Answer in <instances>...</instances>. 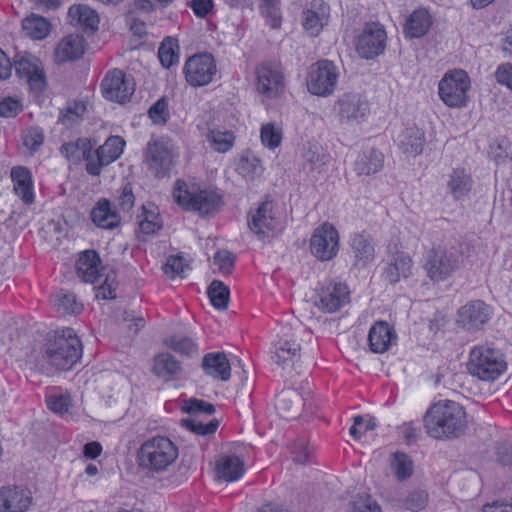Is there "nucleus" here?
<instances>
[{"label": "nucleus", "instance_id": "1", "mask_svg": "<svg viewBox=\"0 0 512 512\" xmlns=\"http://www.w3.org/2000/svg\"><path fill=\"white\" fill-rule=\"evenodd\" d=\"M466 413L454 401L446 400L433 404L425 413L423 422L426 433L437 440L460 437L466 427Z\"/></svg>", "mask_w": 512, "mask_h": 512}, {"label": "nucleus", "instance_id": "2", "mask_svg": "<svg viewBox=\"0 0 512 512\" xmlns=\"http://www.w3.org/2000/svg\"><path fill=\"white\" fill-rule=\"evenodd\" d=\"M42 360L59 371L74 367L82 356V343L72 328L47 333L41 348Z\"/></svg>", "mask_w": 512, "mask_h": 512}, {"label": "nucleus", "instance_id": "3", "mask_svg": "<svg viewBox=\"0 0 512 512\" xmlns=\"http://www.w3.org/2000/svg\"><path fill=\"white\" fill-rule=\"evenodd\" d=\"M173 197L184 209L198 212L202 217L213 215L224 204L222 195L217 190H189L182 180L176 181Z\"/></svg>", "mask_w": 512, "mask_h": 512}, {"label": "nucleus", "instance_id": "4", "mask_svg": "<svg viewBox=\"0 0 512 512\" xmlns=\"http://www.w3.org/2000/svg\"><path fill=\"white\" fill-rule=\"evenodd\" d=\"M178 456V448L165 436L146 440L137 452L140 467L159 472L170 466Z\"/></svg>", "mask_w": 512, "mask_h": 512}, {"label": "nucleus", "instance_id": "5", "mask_svg": "<svg viewBox=\"0 0 512 512\" xmlns=\"http://www.w3.org/2000/svg\"><path fill=\"white\" fill-rule=\"evenodd\" d=\"M507 368L503 354L488 346L474 347L469 354L467 369L472 376L483 381H494Z\"/></svg>", "mask_w": 512, "mask_h": 512}, {"label": "nucleus", "instance_id": "6", "mask_svg": "<svg viewBox=\"0 0 512 512\" xmlns=\"http://www.w3.org/2000/svg\"><path fill=\"white\" fill-rule=\"evenodd\" d=\"M461 262L458 251L438 246L427 251L424 269L431 281L441 282L450 278L460 268Z\"/></svg>", "mask_w": 512, "mask_h": 512}, {"label": "nucleus", "instance_id": "7", "mask_svg": "<svg viewBox=\"0 0 512 512\" xmlns=\"http://www.w3.org/2000/svg\"><path fill=\"white\" fill-rule=\"evenodd\" d=\"M470 89V78L462 69L445 73L438 84L440 99L451 108H461L467 104V92Z\"/></svg>", "mask_w": 512, "mask_h": 512}, {"label": "nucleus", "instance_id": "8", "mask_svg": "<svg viewBox=\"0 0 512 512\" xmlns=\"http://www.w3.org/2000/svg\"><path fill=\"white\" fill-rule=\"evenodd\" d=\"M338 78V67L332 61L319 60L311 67L307 79L308 91L317 96H329L335 91Z\"/></svg>", "mask_w": 512, "mask_h": 512}, {"label": "nucleus", "instance_id": "9", "mask_svg": "<svg viewBox=\"0 0 512 512\" xmlns=\"http://www.w3.org/2000/svg\"><path fill=\"white\" fill-rule=\"evenodd\" d=\"M174 158L172 144L169 141L156 139L147 143L145 162L155 177L169 176L174 166Z\"/></svg>", "mask_w": 512, "mask_h": 512}, {"label": "nucleus", "instance_id": "10", "mask_svg": "<svg viewBox=\"0 0 512 512\" xmlns=\"http://www.w3.org/2000/svg\"><path fill=\"white\" fill-rule=\"evenodd\" d=\"M310 251L320 261L333 259L339 251V234L330 223L317 227L310 239Z\"/></svg>", "mask_w": 512, "mask_h": 512}, {"label": "nucleus", "instance_id": "11", "mask_svg": "<svg viewBox=\"0 0 512 512\" xmlns=\"http://www.w3.org/2000/svg\"><path fill=\"white\" fill-rule=\"evenodd\" d=\"M387 34L380 23H367L356 40V51L361 58L374 59L386 48Z\"/></svg>", "mask_w": 512, "mask_h": 512}, {"label": "nucleus", "instance_id": "12", "mask_svg": "<svg viewBox=\"0 0 512 512\" xmlns=\"http://www.w3.org/2000/svg\"><path fill=\"white\" fill-rule=\"evenodd\" d=\"M183 72L191 86H205L212 81L216 73L215 60L209 53L195 54L187 59Z\"/></svg>", "mask_w": 512, "mask_h": 512}, {"label": "nucleus", "instance_id": "13", "mask_svg": "<svg viewBox=\"0 0 512 512\" xmlns=\"http://www.w3.org/2000/svg\"><path fill=\"white\" fill-rule=\"evenodd\" d=\"M102 95L106 100L120 104L130 100L135 91L133 79L128 78L121 70L109 71L101 82Z\"/></svg>", "mask_w": 512, "mask_h": 512}, {"label": "nucleus", "instance_id": "14", "mask_svg": "<svg viewBox=\"0 0 512 512\" xmlns=\"http://www.w3.org/2000/svg\"><path fill=\"white\" fill-rule=\"evenodd\" d=\"M125 146V140L120 136H110L103 145L99 146L92 159L86 163V172L92 176H99L101 169L116 161Z\"/></svg>", "mask_w": 512, "mask_h": 512}, {"label": "nucleus", "instance_id": "15", "mask_svg": "<svg viewBox=\"0 0 512 512\" xmlns=\"http://www.w3.org/2000/svg\"><path fill=\"white\" fill-rule=\"evenodd\" d=\"M341 123L353 124L363 121L369 114V103L358 93H345L335 104Z\"/></svg>", "mask_w": 512, "mask_h": 512}, {"label": "nucleus", "instance_id": "16", "mask_svg": "<svg viewBox=\"0 0 512 512\" xmlns=\"http://www.w3.org/2000/svg\"><path fill=\"white\" fill-rule=\"evenodd\" d=\"M349 290L347 285L328 284L316 289L314 305L323 313H334L348 302Z\"/></svg>", "mask_w": 512, "mask_h": 512}, {"label": "nucleus", "instance_id": "17", "mask_svg": "<svg viewBox=\"0 0 512 512\" xmlns=\"http://www.w3.org/2000/svg\"><path fill=\"white\" fill-rule=\"evenodd\" d=\"M492 308L482 300H474L458 311V323L468 331L480 330L491 318Z\"/></svg>", "mask_w": 512, "mask_h": 512}, {"label": "nucleus", "instance_id": "18", "mask_svg": "<svg viewBox=\"0 0 512 512\" xmlns=\"http://www.w3.org/2000/svg\"><path fill=\"white\" fill-rule=\"evenodd\" d=\"M18 77L26 79L31 90L39 93L46 88L44 72L31 60L30 54H17L14 57L12 67Z\"/></svg>", "mask_w": 512, "mask_h": 512}, {"label": "nucleus", "instance_id": "19", "mask_svg": "<svg viewBox=\"0 0 512 512\" xmlns=\"http://www.w3.org/2000/svg\"><path fill=\"white\" fill-rule=\"evenodd\" d=\"M257 91L268 98L276 97L284 88L283 73L273 64L264 63L256 69Z\"/></svg>", "mask_w": 512, "mask_h": 512}, {"label": "nucleus", "instance_id": "20", "mask_svg": "<svg viewBox=\"0 0 512 512\" xmlns=\"http://www.w3.org/2000/svg\"><path fill=\"white\" fill-rule=\"evenodd\" d=\"M396 340L397 335L394 327L383 320L376 321L368 333V343L373 353L381 354L386 352Z\"/></svg>", "mask_w": 512, "mask_h": 512}, {"label": "nucleus", "instance_id": "21", "mask_svg": "<svg viewBox=\"0 0 512 512\" xmlns=\"http://www.w3.org/2000/svg\"><path fill=\"white\" fill-rule=\"evenodd\" d=\"M412 260L403 251H390L387 266L383 270V278L390 284H396L402 278L406 279L411 274Z\"/></svg>", "mask_w": 512, "mask_h": 512}, {"label": "nucleus", "instance_id": "22", "mask_svg": "<svg viewBox=\"0 0 512 512\" xmlns=\"http://www.w3.org/2000/svg\"><path fill=\"white\" fill-rule=\"evenodd\" d=\"M303 405L302 395L294 388L283 389L275 398V409L283 419H296Z\"/></svg>", "mask_w": 512, "mask_h": 512}, {"label": "nucleus", "instance_id": "23", "mask_svg": "<svg viewBox=\"0 0 512 512\" xmlns=\"http://www.w3.org/2000/svg\"><path fill=\"white\" fill-rule=\"evenodd\" d=\"M272 200L266 196L259 207L253 212L248 214V226L259 238L263 239L266 236L265 230L274 229V217L272 215Z\"/></svg>", "mask_w": 512, "mask_h": 512}, {"label": "nucleus", "instance_id": "24", "mask_svg": "<svg viewBox=\"0 0 512 512\" xmlns=\"http://www.w3.org/2000/svg\"><path fill=\"white\" fill-rule=\"evenodd\" d=\"M32 497L29 491L18 487H3L0 490V511L24 512L31 504Z\"/></svg>", "mask_w": 512, "mask_h": 512}, {"label": "nucleus", "instance_id": "25", "mask_svg": "<svg viewBox=\"0 0 512 512\" xmlns=\"http://www.w3.org/2000/svg\"><path fill=\"white\" fill-rule=\"evenodd\" d=\"M329 14V6L323 0H312L310 7L303 11L302 24L312 36L322 30Z\"/></svg>", "mask_w": 512, "mask_h": 512}, {"label": "nucleus", "instance_id": "26", "mask_svg": "<svg viewBox=\"0 0 512 512\" xmlns=\"http://www.w3.org/2000/svg\"><path fill=\"white\" fill-rule=\"evenodd\" d=\"M101 259L95 250L83 251L76 263L78 277L87 283H95L100 278Z\"/></svg>", "mask_w": 512, "mask_h": 512}, {"label": "nucleus", "instance_id": "27", "mask_svg": "<svg viewBox=\"0 0 512 512\" xmlns=\"http://www.w3.org/2000/svg\"><path fill=\"white\" fill-rule=\"evenodd\" d=\"M92 222L99 228L112 230L119 226L121 217L112 209L111 203L106 198L98 200L90 213Z\"/></svg>", "mask_w": 512, "mask_h": 512}, {"label": "nucleus", "instance_id": "28", "mask_svg": "<svg viewBox=\"0 0 512 512\" xmlns=\"http://www.w3.org/2000/svg\"><path fill=\"white\" fill-rule=\"evenodd\" d=\"M383 166V153L375 148H368L358 155L354 163V171L358 176H369L381 171Z\"/></svg>", "mask_w": 512, "mask_h": 512}, {"label": "nucleus", "instance_id": "29", "mask_svg": "<svg viewBox=\"0 0 512 512\" xmlns=\"http://www.w3.org/2000/svg\"><path fill=\"white\" fill-rule=\"evenodd\" d=\"M85 52V40L79 34L64 37L56 48V58L59 62L74 61Z\"/></svg>", "mask_w": 512, "mask_h": 512}, {"label": "nucleus", "instance_id": "30", "mask_svg": "<svg viewBox=\"0 0 512 512\" xmlns=\"http://www.w3.org/2000/svg\"><path fill=\"white\" fill-rule=\"evenodd\" d=\"M425 133L416 125L406 127L399 135V147L403 153L417 156L423 152Z\"/></svg>", "mask_w": 512, "mask_h": 512}, {"label": "nucleus", "instance_id": "31", "mask_svg": "<svg viewBox=\"0 0 512 512\" xmlns=\"http://www.w3.org/2000/svg\"><path fill=\"white\" fill-rule=\"evenodd\" d=\"M300 344L288 339H280L275 344V352L272 360L283 369L293 367L300 359Z\"/></svg>", "mask_w": 512, "mask_h": 512}, {"label": "nucleus", "instance_id": "32", "mask_svg": "<svg viewBox=\"0 0 512 512\" xmlns=\"http://www.w3.org/2000/svg\"><path fill=\"white\" fill-rule=\"evenodd\" d=\"M202 368L206 374L222 381L229 380L231 376V367L223 352L206 354L202 360Z\"/></svg>", "mask_w": 512, "mask_h": 512}, {"label": "nucleus", "instance_id": "33", "mask_svg": "<svg viewBox=\"0 0 512 512\" xmlns=\"http://www.w3.org/2000/svg\"><path fill=\"white\" fill-rule=\"evenodd\" d=\"M11 179L14 184L15 193L23 200L25 204H31L34 201L32 175L28 168L16 166L11 170Z\"/></svg>", "mask_w": 512, "mask_h": 512}, {"label": "nucleus", "instance_id": "34", "mask_svg": "<svg viewBox=\"0 0 512 512\" xmlns=\"http://www.w3.org/2000/svg\"><path fill=\"white\" fill-rule=\"evenodd\" d=\"M350 246L354 254V265L365 266L374 259V246L369 235L358 233L351 236Z\"/></svg>", "mask_w": 512, "mask_h": 512}, {"label": "nucleus", "instance_id": "35", "mask_svg": "<svg viewBox=\"0 0 512 512\" xmlns=\"http://www.w3.org/2000/svg\"><path fill=\"white\" fill-rule=\"evenodd\" d=\"M432 24V18L426 9H417L407 18L404 33L408 38L424 36Z\"/></svg>", "mask_w": 512, "mask_h": 512}, {"label": "nucleus", "instance_id": "36", "mask_svg": "<svg viewBox=\"0 0 512 512\" xmlns=\"http://www.w3.org/2000/svg\"><path fill=\"white\" fill-rule=\"evenodd\" d=\"M69 17L83 27L86 32L94 33L98 30L99 16L94 9L86 4H77L69 8Z\"/></svg>", "mask_w": 512, "mask_h": 512}, {"label": "nucleus", "instance_id": "37", "mask_svg": "<svg viewBox=\"0 0 512 512\" xmlns=\"http://www.w3.org/2000/svg\"><path fill=\"white\" fill-rule=\"evenodd\" d=\"M182 371L181 363L170 353H161L154 358L153 372L164 381L173 380Z\"/></svg>", "mask_w": 512, "mask_h": 512}, {"label": "nucleus", "instance_id": "38", "mask_svg": "<svg viewBox=\"0 0 512 512\" xmlns=\"http://www.w3.org/2000/svg\"><path fill=\"white\" fill-rule=\"evenodd\" d=\"M216 472L220 479L234 482L243 475L244 463L237 456H224L216 462Z\"/></svg>", "mask_w": 512, "mask_h": 512}, {"label": "nucleus", "instance_id": "39", "mask_svg": "<svg viewBox=\"0 0 512 512\" xmlns=\"http://www.w3.org/2000/svg\"><path fill=\"white\" fill-rule=\"evenodd\" d=\"M472 186L471 176L461 169L453 170L447 182L449 192L455 200L465 198L471 191Z\"/></svg>", "mask_w": 512, "mask_h": 512}, {"label": "nucleus", "instance_id": "40", "mask_svg": "<svg viewBox=\"0 0 512 512\" xmlns=\"http://www.w3.org/2000/svg\"><path fill=\"white\" fill-rule=\"evenodd\" d=\"M50 23L42 16L32 14L22 21V29L32 39L41 40L49 33Z\"/></svg>", "mask_w": 512, "mask_h": 512}, {"label": "nucleus", "instance_id": "41", "mask_svg": "<svg viewBox=\"0 0 512 512\" xmlns=\"http://www.w3.org/2000/svg\"><path fill=\"white\" fill-rule=\"evenodd\" d=\"M54 306L63 314L76 315L83 310V305L77 301L76 295L63 289L55 295Z\"/></svg>", "mask_w": 512, "mask_h": 512}, {"label": "nucleus", "instance_id": "42", "mask_svg": "<svg viewBox=\"0 0 512 512\" xmlns=\"http://www.w3.org/2000/svg\"><path fill=\"white\" fill-rule=\"evenodd\" d=\"M211 304L218 310H224L228 307L230 299V290L220 280H213L207 290Z\"/></svg>", "mask_w": 512, "mask_h": 512}, {"label": "nucleus", "instance_id": "43", "mask_svg": "<svg viewBox=\"0 0 512 512\" xmlns=\"http://www.w3.org/2000/svg\"><path fill=\"white\" fill-rule=\"evenodd\" d=\"M207 140L211 143L213 149L220 153L229 151L233 145L235 137L231 131H220L210 129L207 134Z\"/></svg>", "mask_w": 512, "mask_h": 512}, {"label": "nucleus", "instance_id": "44", "mask_svg": "<svg viewBox=\"0 0 512 512\" xmlns=\"http://www.w3.org/2000/svg\"><path fill=\"white\" fill-rule=\"evenodd\" d=\"M164 343L181 355L193 356L198 354V346L190 337L173 335L165 339Z\"/></svg>", "mask_w": 512, "mask_h": 512}, {"label": "nucleus", "instance_id": "45", "mask_svg": "<svg viewBox=\"0 0 512 512\" xmlns=\"http://www.w3.org/2000/svg\"><path fill=\"white\" fill-rule=\"evenodd\" d=\"M391 469L393 470L396 478L399 481H403L412 476L413 462L407 454L397 452L393 454Z\"/></svg>", "mask_w": 512, "mask_h": 512}, {"label": "nucleus", "instance_id": "46", "mask_svg": "<svg viewBox=\"0 0 512 512\" xmlns=\"http://www.w3.org/2000/svg\"><path fill=\"white\" fill-rule=\"evenodd\" d=\"M236 170L240 175L249 179H254L262 173L260 160L254 155L242 156Z\"/></svg>", "mask_w": 512, "mask_h": 512}, {"label": "nucleus", "instance_id": "47", "mask_svg": "<svg viewBox=\"0 0 512 512\" xmlns=\"http://www.w3.org/2000/svg\"><path fill=\"white\" fill-rule=\"evenodd\" d=\"M181 425L197 435L207 436L216 432L219 421L212 419L208 423H203L195 418H186L181 420Z\"/></svg>", "mask_w": 512, "mask_h": 512}, {"label": "nucleus", "instance_id": "48", "mask_svg": "<svg viewBox=\"0 0 512 512\" xmlns=\"http://www.w3.org/2000/svg\"><path fill=\"white\" fill-rule=\"evenodd\" d=\"M162 269L167 276L174 278L176 276L184 277L185 270L190 269V267L182 253H179L168 256Z\"/></svg>", "mask_w": 512, "mask_h": 512}, {"label": "nucleus", "instance_id": "49", "mask_svg": "<svg viewBox=\"0 0 512 512\" xmlns=\"http://www.w3.org/2000/svg\"><path fill=\"white\" fill-rule=\"evenodd\" d=\"M86 111V106L81 101L68 103L67 107L60 111L59 122L64 125H72L79 121Z\"/></svg>", "mask_w": 512, "mask_h": 512}, {"label": "nucleus", "instance_id": "50", "mask_svg": "<svg viewBox=\"0 0 512 512\" xmlns=\"http://www.w3.org/2000/svg\"><path fill=\"white\" fill-rule=\"evenodd\" d=\"M260 137L264 146L275 149L281 144L282 131L280 128H276L274 124L267 123L262 126Z\"/></svg>", "mask_w": 512, "mask_h": 512}, {"label": "nucleus", "instance_id": "51", "mask_svg": "<svg viewBox=\"0 0 512 512\" xmlns=\"http://www.w3.org/2000/svg\"><path fill=\"white\" fill-rule=\"evenodd\" d=\"M22 140L23 145L34 153L44 142V131L40 127H30L22 133Z\"/></svg>", "mask_w": 512, "mask_h": 512}, {"label": "nucleus", "instance_id": "52", "mask_svg": "<svg viewBox=\"0 0 512 512\" xmlns=\"http://www.w3.org/2000/svg\"><path fill=\"white\" fill-rule=\"evenodd\" d=\"M183 411L191 415H212L215 413L216 408L212 403L206 402L202 399L190 398L185 401Z\"/></svg>", "mask_w": 512, "mask_h": 512}, {"label": "nucleus", "instance_id": "53", "mask_svg": "<svg viewBox=\"0 0 512 512\" xmlns=\"http://www.w3.org/2000/svg\"><path fill=\"white\" fill-rule=\"evenodd\" d=\"M428 502V494L425 490H414L403 500V506L410 511L417 512L424 509Z\"/></svg>", "mask_w": 512, "mask_h": 512}, {"label": "nucleus", "instance_id": "54", "mask_svg": "<svg viewBox=\"0 0 512 512\" xmlns=\"http://www.w3.org/2000/svg\"><path fill=\"white\" fill-rule=\"evenodd\" d=\"M213 260L221 274L229 275L234 267L235 255L228 250H219L214 254Z\"/></svg>", "mask_w": 512, "mask_h": 512}, {"label": "nucleus", "instance_id": "55", "mask_svg": "<svg viewBox=\"0 0 512 512\" xmlns=\"http://www.w3.org/2000/svg\"><path fill=\"white\" fill-rule=\"evenodd\" d=\"M305 163L304 168H309L310 171L321 172L323 167L328 161V156L317 150L309 149L304 155Z\"/></svg>", "mask_w": 512, "mask_h": 512}, {"label": "nucleus", "instance_id": "56", "mask_svg": "<svg viewBox=\"0 0 512 512\" xmlns=\"http://www.w3.org/2000/svg\"><path fill=\"white\" fill-rule=\"evenodd\" d=\"M148 115L155 124H164L169 118L168 103L165 98L157 100L148 110Z\"/></svg>", "mask_w": 512, "mask_h": 512}, {"label": "nucleus", "instance_id": "57", "mask_svg": "<svg viewBox=\"0 0 512 512\" xmlns=\"http://www.w3.org/2000/svg\"><path fill=\"white\" fill-rule=\"evenodd\" d=\"M158 57L162 66L165 68H170L175 62L178 61L179 55L172 47V42L169 37H167L159 47Z\"/></svg>", "mask_w": 512, "mask_h": 512}, {"label": "nucleus", "instance_id": "58", "mask_svg": "<svg viewBox=\"0 0 512 512\" xmlns=\"http://www.w3.org/2000/svg\"><path fill=\"white\" fill-rule=\"evenodd\" d=\"M353 512H382L378 503L369 494H359L353 501Z\"/></svg>", "mask_w": 512, "mask_h": 512}, {"label": "nucleus", "instance_id": "59", "mask_svg": "<svg viewBox=\"0 0 512 512\" xmlns=\"http://www.w3.org/2000/svg\"><path fill=\"white\" fill-rule=\"evenodd\" d=\"M115 274H108L104 282L96 289V298L112 300L116 298Z\"/></svg>", "mask_w": 512, "mask_h": 512}, {"label": "nucleus", "instance_id": "60", "mask_svg": "<svg viewBox=\"0 0 512 512\" xmlns=\"http://www.w3.org/2000/svg\"><path fill=\"white\" fill-rule=\"evenodd\" d=\"M135 202V196L133 194L132 185L130 183H126L120 195L118 196V205L123 211H129Z\"/></svg>", "mask_w": 512, "mask_h": 512}, {"label": "nucleus", "instance_id": "61", "mask_svg": "<svg viewBox=\"0 0 512 512\" xmlns=\"http://www.w3.org/2000/svg\"><path fill=\"white\" fill-rule=\"evenodd\" d=\"M499 84L507 86L512 91V64L500 65L495 73Z\"/></svg>", "mask_w": 512, "mask_h": 512}, {"label": "nucleus", "instance_id": "62", "mask_svg": "<svg viewBox=\"0 0 512 512\" xmlns=\"http://www.w3.org/2000/svg\"><path fill=\"white\" fill-rule=\"evenodd\" d=\"M497 461L503 466L512 467V445L501 443L496 446Z\"/></svg>", "mask_w": 512, "mask_h": 512}, {"label": "nucleus", "instance_id": "63", "mask_svg": "<svg viewBox=\"0 0 512 512\" xmlns=\"http://www.w3.org/2000/svg\"><path fill=\"white\" fill-rule=\"evenodd\" d=\"M189 5L197 17L205 18L213 8V1L212 0H191Z\"/></svg>", "mask_w": 512, "mask_h": 512}, {"label": "nucleus", "instance_id": "64", "mask_svg": "<svg viewBox=\"0 0 512 512\" xmlns=\"http://www.w3.org/2000/svg\"><path fill=\"white\" fill-rule=\"evenodd\" d=\"M20 110V103L12 98L0 102V117H14Z\"/></svg>", "mask_w": 512, "mask_h": 512}]
</instances>
